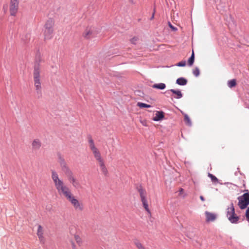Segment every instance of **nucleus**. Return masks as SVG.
<instances>
[{
  "mask_svg": "<svg viewBox=\"0 0 249 249\" xmlns=\"http://www.w3.org/2000/svg\"><path fill=\"white\" fill-rule=\"evenodd\" d=\"M52 178L59 193L64 195L70 190L68 187L64 185L63 181L59 178L57 173L54 170H52Z\"/></svg>",
  "mask_w": 249,
  "mask_h": 249,
  "instance_id": "f03ea898",
  "label": "nucleus"
},
{
  "mask_svg": "<svg viewBox=\"0 0 249 249\" xmlns=\"http://www.w3.org/2000/svg\"><path fill=\"white\" fill-rule=\"evenodd\" d=\"M32 145L34 150H38L41 146V143L39 139H36L33 141Z\"/></svg>",
  "mask_w": 249,
  "mask_h": 249,
  "instance_id": "dca6fc26",
  "label": "nucleus"
},
{
  "mask_svg": "<svg viewBox=\"0 0 249 249\" xmlns=\"http://www.w3.org/2000/svg\"><path fill=\"white\" fill-rule=\"evenodd\" d=\"M247 209L246 211L245 215L246 219L247 221L249 222V207H247Z\"/></svg>",
  "mask_w": 249,
  "mask_h": 249,
  "instance_id": "f704fd0d",
  "label": "nucleus"
},
{
  "mask_svg": "<svg viewBox=\"0 0 249 249\" xmlns=\"http://www.w3.org/2000/svg\"><path fill=\"white\" fill-rule=\"evenodd\" d=\"M194 75L196 77H198L200 75V71L198 67H196L193 71Z\"/></svg>",
  "mask_w": 249,
  "mask_h": 249,
  "instance_id": "c756f323",
  "label": "nucleus"
},
{
  "mask_svg": "<svg viewBox=\"0 0 249 249\" xmlns=\"http://www.w3.org/2000/svg\"><path fill=\"white\" fill-rule=\"evenodd\" d=\"M200 199L201 201H205V198L202 196H200Z\"/></svg>",
  "mask_w": 249,
  "mask_h": 249,
  "instance_id": "79ce46f5",
  "label": "nucleus"
},
{
  "mask_svg": "<svg viewBox=\"0 0 249 249\" xmlns=\"http://www.w3.org/2000/svg\"><path fill=\"white\" fill-rule=\"evenodd\" d=\"M206 215V220L207 222L213 221L216 218V215L214 213H212L208 211L205 212Z\"/></svg>",
  "mask_w": 249,
  "mask_h": 249,
  "instance_id": "f8f14e48",
  "label": "nucleus"
},
{
  "mask_svg": "<svg viewBox=\"0 0 249 249\" xmlns=\"http://www.w3.org/2000/svg\"><path fill=\"white\" fill-rule=\"evenodd\" d=\"M166 84L163 83H159L154 84L152 86V87L155 89H158L160 90H163L166 88Z\"/></svg>",
  "mask_w": 249,
  "mask_h": 249,
  "instance_id": "a211bd4d",
  "label": "nucleus"
},
{
  "mask_svg": "<svg viewBox=\"0 0 249 249\" xmlns=\"http://www.w3.org/2000/svg\"><path fill=\"white\" fill-rule=\"evenodd\" d=\"M90 148L91 149V150L92 151V152H96L98 150V149L95 147V146H91V147H90Z\"/></svg>",
  "mask_w": 249,
  "mask_h": 249,
  "instance_id": "ea45409f",
  "label": "nucleus"
},
{
  "mask_svg": "<svg viewBox=\"0 0 249 249\" xmlns=\"http://www.w3.org/2000/svg\"><path fill=\"white\" fill-rule=\"evenodd\" d=\"M137 106L140 108H149L152 107L151 105L142 102H138L137 103Z\"/></svg>",
  "mask_w": 249,
  "mask_h": 249,
  "instance_id": "b1692460",
  "label": "nucleus"
},
{
  "mask_svg": "<svg viewBox=\"0 0 249 249\" xmlns=\"http://www.w3.org/2000/svg\"><path fill=\"white\" fill-rule=\"evenodd\" d=\"M137 40H138V37H134L131 39L130 41H131V43H132L133 44H136Z\"/></svg>",
  "mask_w": 249,
  "mask_h": 249,
  "instance_id": "e433bc0d",
  "label": "nucleus"
},
{
  "mask_svg": "<svg viewBox=\"0 0 249 249\" xmlns=\"http://www.w3.org/2000/svg\"><path fill=\"white\" fill-rule=\"evenodd\" d=\"M100 162V166L102 170V172L106 175L107 173V168L105 166V165L104 163L103 160H101V161H99Z\"/></svg>",
  "mask_w": 249,
  "mask_h": 249,
  "instance_id": "4be33fe9",
  "label": "nucleus"
},
{
  "mask_svg": "<svg viewBox=\"0 0 249 249\" xmlns=\"http://www.w3.org/2000/svg\"><path fill=\"white\" fill-rule=\"evenodd\" d=\"M135 245L139 249H145L142 245L137 239L134 241Z\"/></svg>",
  "mask_w": 249,
  "mask_h": 249,
  "instance_id": "c85d7f7f",
  "label": "nucleus"
},
{
  "mask_svg": "<svg viewBox=\"0 0 249 249\" xmlns=\"http://www.w3.org/2000/svg\"><path fill=\"white\" fill-rule=\"evenodd\" d=\"M234 174H235V176H237V173L236 172H235Z\"/></svg>",
  "mask_w": 249,
  "mask_h": 249,
  "instance_id": "de8ad7c7",
  "label": "nucleus"
},
{
  "mask_svg": "<svg viewBox=\"0 0 249 249\" xmlns=\"http://www.w3.org/2000/svg\"><path fill=\"white\" fill-rule=\"evenodd\" d=\"M184 119L186 125L191 126H192V122L189 116L187 114H184Z\"/></svg>",
  "mask_w": 249,
  "mask_h": 249,
  "instance_id": "5701e85b",
  "label": "nucleus"
},
{
  "mask_svg": "<svg viewBox=\"0 0 249 249\" xmlns=\"http://www.w3.org/2000/svg\"><path fill=\"white\" fill-rule=\"evenodd\" d=\"M237 170H238V172H239L240 174V175H242V173H241V172H240V171L239 170V168H237Z\"/></svg>",
  "mask_w": 249,
  "mask_h": 249,
  "instance_id": "c03bdc74",
  "label": "nucleus"
},
{
  "mask_svg": "<svg viewBox=\"0 0 249 249\" xmlns=\"http://www.w3.org/2000/svg\"><path fill=\"white\" fill-rule=\"evenodd\" d=\"M72 246L73 249H75V246L73 242H72Z\"/></svg>",
  "mask_w": 249,
  "mask_h": 249,
  "instance_id": "37998d69",
  "label": "nucleus"
},
{
  "mask_svg": "<svg viewBox=\"0 0 249 249\" xmlns=\"http://www.w3.org/2000/svg\"><path fill=\"white\" fill-rule=\"evenodd\" d=\"M195 59V53L194 50L192 51V54L190 57L188 58L187 61V64L189 67H191L193 65Z\"/></svg>",
  "mask_w": 249,
  "mask_h": 249,
  "instance_id": "6ab92c4d",
  "label": "nucleus"
},
{
  "mask_svg": "<svg viewBox=\"0 0 249 249\" xmlns=\"http://www.w3.org/2000/svg\"><path fill=\"white\" fill-rule=\"evenodd\" d=\"M90 148L91 149V150L92 151V152H96L98 150V149L95 147V146H91V147H90Z\"/></svg>",
  "mask_w": 249,
  "mask_h": 249,
  "instance_id": "58836bf2",
  "label": "nucleus"
},
{
  "mask_svg": "<svg viewBox=\"0 0 249 249\" xmlns=\"http://www.w3.org/2000/svg\"><path fill=\"white\" fill-rule=\"evenodd\" d=\"M208 177L211 178L213 182H217L218 181V178L213 175L211 173H208Z\"/></svg>",
  "mask_w": 249,
  "mask_h": 249,
  "instance_id": "cd10ccee",
  "label": "nucleus"
},
{
  "mask_svg": "<svg viewBox=\"0 0 249 249\" xmlns=\"http://www.w3.org/2000/svg\"><path fill=\"white\" fill-rule=\"evenodd\" d=\"M39 62L40 60L38 62L36 61L35 64L33 72L34 81L36 93V97L38 99L42 97L41 86L40 79Z\"/></svg>",
  "mask_w": 249,
  "mask_h": 249,
  "instance_id": "f257e3e1",
  "label": "nucleus"
},
{
  "mask_svg": "<svg viewBox=\"0 0 249 249\" xmlns=\"http://www.w3.org/2000/svg\"><path fill=\"white\" fill-rule=\"evenodd\" d=\"M155 13V8L154 9V11H153L152 15L151 17V18H150V20H152L154 18Z\"/></svg>",
  "mask_w": 249,
  "mask_h": 249,
  "instance_id": "a19ab883",
  "label": "nucleus"
},
{
  "mask_svg": "<svg viewBox=\"0 0 249 249\" xmlns=\"http://www.w3.org/2000/svg\"><path fill=\"white\" fill-rule=\"evenodd\" d=\"M57 155L58 157V162L60 165L61 169L68 166L65 159L62 156L61 153L58 152Z\"/></svg>",
  "mask_w": 249,
  "mask_h": 249,
  "instance_id": "4468645a",
  "label": "nucleus"
},
{
  "mask_svg": "<svg viewBox=\"0 0 249 249\" xmlns=\"http://www.w3.org/2000/svg\"><path fill=\"white\" fill-rule=\"evenodd\" d=\"M164 112L162 110L157 111L153 120L156 122L161 121L164 119Z\"/></svg>",
  "mask_w": 249,
  "mask_h": 249,
  "instance_id": "1a4fd4ad",
  "label": "nucleus"
},
{
  "mask_svg": "<svg viewBox=\"0 0 249 249\" xmlns=\"http://www.w3.org/2000/svg\"><path fill=\"white\" fill-rule=\"evenodd\" d=\"M64 196L72 204L75 209L83 210L82 205H81L78 200L72 196L70 190L66 192Z\"/></svg>",
  "mask_w": 249,
  "mask_h": 249,
  "instance_id": "423d86ee",
  "label": "nucleus"
},
{
  "mask_svg": "<svg viewBox=\"0 0 249 249\" xmlns=\"http://www.w3.org/2000/svg\"><path fill=\"white\" fill-rule=\"evenodd\" d=\"M169 91H171L173 95V98L175 99H179L183 97V94L179 89H169Z\"/></svg>",
  "mask_w": 249,
  "mask_h": 249,
  "instance_id": "9d476101",
  "label": "nucleus"
},
{
  "mask_svg": "<svg viewBox=\"0 0 249 249\" xmlns=\"http://www.w3.org/2000/svg\"><path fill=\"white\" fill-rule=\"evenodd\" d=\"M137 190L140 193L141 199L143 205V208L145 210V211L150 214H151L150 211L148 208V204L147 201V199L145 197L146 192L144 190L141 185H140V187H137Z\"/></svg>",
  "mask_w": 249,
  "mask_h": 249,
  "instance_id": "0eeeda50",
  "label": "nucleus"
},
{
  "mask_svg": "<svg viewBox=\"0 0 249 249\" xmlns=\"http://www.w3.org/2000/svg\"><path fill=\"white\" fill-rule=\"evenodd\" d=\"M19 1L18 0H11L10 2V13L12 16H15L18 11Z\"/></svg>",
  "mask_w": 249,
  "mask_h": 249,
  "instance_id": "6e6552de",
  "label": "nucleus"
},
{
  "mask_svg": "<svg viewBox=\"0 0 249 249\" xmlns=\"http://www.w3.org/2000/svg\"><path fill=\"white\" fill-rule=\"evenodd\" d=\"M57 155L58 157V162L60 165L61 169L68 166L65 159L62 156L61 153L58 152Z\"/></svg>",
  "mask_w": 249,
  "mask_h": 249,
  "instance_id": "2eb2a0df",
  "label": "nucleus"
},
{
  "mask_svg": "<svg viewBox=\"0 0 249 249\" xmlns=\"http://www.w3.org/2000/svg\"><path fill=\"white\" fill-rule=\"evenodd\" d=\"M88 137L89 139V147L94 146L95 145H94V141H93V139H92L91 135H88Z\"/></svg>",
  "mask_w": 249,
  "mask_h": 249,
  "instance_id": "473e14b6",
  "label": "nucleus"
},
{
  "mask_svg": "<svg viewBox=\"0 0 249 249\" xmlns=\"http://www.w3.org/2000/svg\"><path fill=\"white\" fill-rule=\"evenodd\" d=\"M243 186L245 187V184H244Z\"/></svg>",
  "mask_w": 249,
  "mask_h": 249,
  "instance_id": "09e8293b",
  "label": "nucleus"
},
{
  "mask_svg": "<svg viewBox=\"0 0 249 249\" xmlns=\"http://www.w3.org/2000/svg\"><path fill=\"white\" fill-rule=\"evenodd\" d=\"M93 155L95 157V158L98 161H101V160L103 159L101 158V154L99 150H98L96 152H93Z\"/></svg>",
  "mask_w": 249,
  "mask_h": 249,
  "instance_id": "bb28decb",
  "label": "nucleus"
},
{
  "mask_svg": "<svg viewBox=\"0 0 249 249\" xmlns=\"http://www.w3.org/2000/svg\"><path fill=\"white\" fill-rule=\"evenodd\" d=\"M175 65L178 67H185L186 65V62L185 60H182L177 63Z\"/></svg>",
  "mask_w": 249,
  "mask_h": 249,
  "instance_id": "2f4dec72",
  "label": "nucleus"
},
{
  "mask_svg": "<svg viewBox=\"0 0 249 249\" xmlns=\"http://www.w3.org/2000/svg\"><path fill=\"white\" fill-rule=\"evenodd\" d=\"M83 36L86 39H89L94 36L93 32L91 30L87 31L86 29L85 33H83Z\"/></svg>",
  "mask_w": 249,
  "mask_h": 249,
  "instance_id": "aec40b11",
  "label": "nucleus"
},
{
  "mask_svg": "<svg viewBox=\"0 0 249 249\" xmlns=\"http://www.w3.org/2000/svg\"><path fill=\"white\" fill-rule=\"evenodd\" d=\"M74 238H75V240H76V242L77 243H80V242H81V238H80V237L78 235H75L74 236Z\"/></svg>",
  "mask_w": 249,
  "mask_h": 249,
  "instance_id": "4c0bfd02",
  "label": "nucleus"
},
{
  "mask_svg": "<svg viewBox=\"0 0 249 249\" xmlns=\"http://www.w3.org/2000/svg\"><path fill=\"white\" fill-rule=\"evenodd\" d=\"M134 93L136 95H137V96H139L140 97H143V96L144 95L143 92L140 89L136 90L134 91Z\"/></svg>",
  "mask_w": 249,
  "mask_h": 249,
  "instance_id": "7c9ffc66",
  "label": "nucleus"
},
{
  "mask_svg": "<svg viewBox=\"0 0 249 249\" xmlns=\"http://www.w3.org/2000/svg\"><path fill=\"white\" fill-rule=\"evenodd\" d=\"M62 171L65 174L67 177L72 174V171L70 170L68 166L61 169Z\"/></svg>",
  "mask_w": 249,
  "mask_h": 249,
  "instance_id": "393cba45",
  "label": "nucleus"
},
{
  "mask_svg": "<svg viewBox=\"0 0 249 249\" xmlns=\"http://www.w3.org/2000/svg\"><path fill=\"white\" fill-rule=\"evenodd\" d=\"M246 192L242 195L238 196V206L241 210L246 209L249 205V191L248 190H245Z\"/></svg>",
  "mask_w": 249,
  "mask_h": 249,
  "instance_id": "39448f33",
  "label": "nucleus"
},
{
  "mask_svg": "<svg viewBox=\"0 0 249 249\" xmlns=\"http://www.w3.org/2000/svg\"><path fill=\"white\" fill-rule=\"evenodd\" d=\"M226 216L231 223L237 224L239 222L240 218L235 213V208L232 202L231 203V207L227 209Z\"/></svg>",
  "mask_w": 249,
  "mask_h": 249,
  "instance_id": "20e7f679",
  "label": "nucleus"
},
{
  "mask_svg": "<svg viewBox=\"0 0 249 249\" xmlns=\"http://www.w3.org/2000/svg\"><path fill=\"white\" fill-rule=\"evenodd\" d=\"M171 91H169V90H166L165 92H164V94H165V96L167 97H169L170 96H172V100L173 99V94H171Z\"/></svg>",
  "mask_w": 249,
  "mask_h": 249,
  "instance_id": "c9c22d12",
  "label": "nucleus"
},
{
  "mask_svg": "<svg viewBox=\"0 0 249 249\" xmlns=\"http://www.w3.org/2000/svg\"><path fill=\"white\" fill-rule=\"evenodd\" d=\"M183 189L182 188H180V192L183 191Z\"/></svg>",
  "mask_w": 249,
  "mask_h": 249,
  "instance_id": "a18cd8bd",
  "label": "nucleus"
},
{
  "mask_svg": "<svg viewBox=\"0 0 249 249\" xmlns=\"http://www.w3.org/2000/svg\"><path fill=\"white\" fill-rule=\"evenodd\" d=\"M68 180L71 182L72 186L76 189L80 186V183L73 176V174L67 177Z\"/></svg>",
  "mask_w": 249,
  "mask_h": 249,
  "instance_id": "9b49d317",
  "label": "nucleus"
},
{
  "mask_svg": "<svg viewBox=\"0 0 249 249\" xmlns=\"http://www.w3.org/2000/svg\"><path fill=\"white\" fill-rule=\"evenodd\" d=\"M187 79L184 77H181L176 80V84L179 86H185L187 84Z\"/></svg>",
  "mask_w": 249,
  "mask_h": 249,
  "instance_id": "f3484780",
  "label": "nucleus"
},
{
  "mask_svg": "<svg viewBox=\"0 0 249 249\" xmlns=\"http://www.w3.org/2000/svg\"><path fill=\"white\" fill-rule=\"evenodd\" d=\"M130 0V1L131 3H133V0Z\"/></svg>",
  "mask_w": 249,
  "mask_h": 249,
  "instance_id": "49530a36",
  "label": "nucleus"
},
{
  "mask_svg": "<svg viewBox=\"0 0 249 249\" xmlns=\"http://www.w3.org/2000/svg\"><path fill=\"white\" fill-rule=\"evenodd\" d=\"M37 236H38V238L39 239H41V238L43 237V230H42V227L41 225H39L38 226L37 228Z\"/></svg>",
  "mask_w": 249,
  "mask_h": 249,
  "instance_id": "a878e982",
  "label": "nucleus"
},
{
  "mask_svg": "<svg viewBox=\"0 0 249 249\" xmlns=\"http://www.w3.org/2000/svg\"><path fill=\"white\" fill-rule=\"evenodd\" d=\"M168 25L173 31L176 32L178 30L177 28L173 26L170 21L168 22Z\"/></svg>",
  "mask_w": 249,
  "mask_h": 249,
  "instance_id": "72a5a7b5",
  "label": "nucleus"
},
{
  "mask_svg": "<svg viewBox=\"0 0 249 249\" xmlns=\"http://www.w3.org/2000/svg\"><path fill=\"white\" fill-rule=\"evenodd\" d=\"M237 85L236 80L235 79H232L228 81V86L230 88H232L235 87Z\"/></svg>",
  "mask_w": 249,
  "mask_h": 249,
  "instance_id": "412c9836",
  "label": "nucleus"
},
{
  "mask_svg": "<svg viewBox=\"0 0 249 249\" xmlns=\"http://www.w3.org/2000/svg\"><path fill=\"white\" fill-rule=\"evenodd\" d=\"M57 155L58 157V162L60 165L61 169L68 166L65 159L62 156L61 153L58 152Z\"/></svg>",
  "mask_w": 249,
  "mask_h": 249,
  "instance_id": "ddd939ff",
  "label": "nucleus"
},
{
  "mask_svg": "<svg viewBox=\"0 0 249 249\" xmlns=\"http://www.w3.org/2000/svg\"><path fill=\"white\" fill-rule=\"evenodd\" d=\"M54 21L53 19L49 18L44 26V35L45 39H50L53 37Z\"/></svg>",
  "mask_w": 249,
  "mask_h": 249,
  "instance_id": "7ed1b4c3",
  "label": "nucleus"
}]
</instances>
